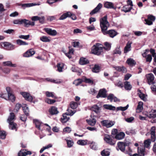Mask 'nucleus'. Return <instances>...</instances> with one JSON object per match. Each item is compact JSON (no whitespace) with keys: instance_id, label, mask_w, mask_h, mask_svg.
<instances>
[{"instance_id":"1","label":"nucleus","mask_w":156,"mask_h":156,"mask_svg":"<svg viewBox=\"0 0 156 156\" xmlns=\"http://www.w3.org/2000/svg\"><path fill=\"white\" fill-rule=\"evenodd\" d=\"M100 22L101 31L104 34H108L109 36L112 38H113L117 35V32L114 30H111L107 31L109 26V23L107 20V15L101 18L100 20Z\"/></svg>"},{"instance_id":"2","label":"nucleus","mask_w":156,"mask_h":156,"mask_svg":"<svg viewBox=\"0 0 156 156\" xmlns=\"http://www.w3.org/2000/svg\"><path fill=\"white\" fill-rule=\"evenodd\" d=\"M100 43H96L92 47L91 53L95 55H99L103 51V47Z\"/></svg>"},{"instance_id":"3","label":"nucleus","mask_w":156,"mask_h":156,"mask_svg":"<svg viewBox=\"0 0 156 156\" xmlns=\"http://www.w3.org/2000/svg\"><path fill=\"white\" fill-rule=\"evenodd\" d=\"M6 90L8 93V100L14 102L15 101V97L12 94L11 89L9 87H6Z\"/></svg>"},{"instance_id":"4","label":"nucleus","mask_w":156,"mask_h":156,"mask_svg":"<svg viewBox=\"0 0 156 156\" xmlns=\"http://www.w3.org/2000/svg\"><path fill=\"white\" fill-rule=\"evenodd\" d=\"M101 123L103 126L108 128L112 127L115 123L114 121L108 120H105L101 122Z\"/></svg>"},{"instance_id":"5","label":"nucleus","mask_w":156,"mask_h":156,"mask_svg":"<svg viewBox=\"0 0 156 156\" xmlns=\"http://www.w3.org/2000/svg\"><path fill=\"white\" fill-rule=\"evenodd\" d=\"M155 20V17L152 15H148L147 19H145V23L148 25H150L153 24Z\"/></svg>"},{"instance_id":"6","label":"nucleus","mask_w":156,"mask_h":156,"mask_svg":"<svg viewBox=\"0 0 156 156\" xmlns=\"http://www.w3.org/2000/svg\"><path fill=\"white\" fill-rule=\"evenodd\" d=\"M104 140L107 143L111 145H114L115 144V142L113 140L112 137L108 135H105Z\"/></svg>"},{"instance_id":"7","label":"nucleus","mask_w":156,"mask_h":156,"mask_svg":"<svg viewBox=\"0 0 156 156\" xmlns=\"http://www.w3.org/2000/svg\"><path fill=\"white\" fill-rule=\"evenodd\" d=\"M20 93L26 100L29 101H32L33 98L29 93L26 92H21Z\"/></svg>"},{"instance_id":"8","label":"nucleus","mask_w":156,"mask_h":156,"mask_svg":"<svg viewBox=\"0 0 156 156\" xmlns=\"http://www.w3.org/2000/svg\"><path fill=\"white\" fill-rule=\"evenodd\" d=\"M21 21L22 24H23L26 27H28L29 26H34L35 25L34 22H31L26 19H21Z\"/></svg>"},{"instance_id":"9","label":"nucleus","mask_w":156,"mask_h":156,"mask_svg":"<svg viewBox=\"0 0 156 156\" xmlns=\"http://www.w3.org/2000/svg\"><path fill=\"white\" fill-rule=\"evenodd\" d=\"M106 92L107 91L105 89L100 90L98 94L96 96V98H98L100 97L106 98L107 97L106 94Z\"/></svg>"},{"instance_id":"10","label":"nucleus","mask_w":156,"mask_h":156,"mask_svg":"<svg viewBox=\"0 0 156 156\" xmlns=\"http://www.w3.org/2000/svg\"><path fill=\"white\" fill-rule=\"evenodd\" d=\"M44 30L49 35L52 36H55L57 34V33L55 30H52L51 29L45 28Z\"/></svg>"},{"instance_id":"11","label":"nucleus","mask_w":156,"mask_h":156,"mask_svg":"<svg viewBox=\"0 0 156 156\" xmlns=\"http://www.w3.org/2000/svg\"><path fill=\"white\" fill-rule=\"evenodd\" d=\"M156 128L153 126L151 127L150 130V134L151 135V140L152 142H154L155 140L156 136L155 134V131Z\"/></svg>"},{"instance_id":"12","label":"nucleus","mask_w":156,"mask_h":156,"mask_svg":"<svg viewBox=\"0 0 156 156\" xmlns=\"http://www.w3.org/2000/svg\"><path fill=\"white\" fill-rule=\"evenodd\" d=\"M146 77L149 85L154 83L153 81L154 78V75L152 73H150L146 75Z\"/></svg>"},{"instance_id":"13","label":"nucleus","mask_w":156,"mask_h":156,"mask_svg":"<svg viewBox=\"0 0 156 156\" xmlns=\"http://www.w3.org/2000/svg\"><path fill=\"white\" fill-rule=\"evenodd\" d=\"M102 5L101 3H99L98 4L97 6L95 7L93 10L90 13V14L91 15H93V14L98 12L100 9L102 7Z\"/></svg>"},{"instance_id":"14","label":"nucleus","mask_w":156,"mask_h":156,"mask_svg":"<svg viewBox=\"0 0 156 156\" xmlns=\"http://www.w3.org/2000/svg\"><path fill=\"white\" fill-rule=\"evenodd\" d=\"M35 53V51L32 49H31L27 51L23 54V56L29 57L33 55Z\"/></svg>"},{"instance_id":"15","label":"nucleus","mask_w":156,"mask_h":156,"mask_svg":"<svg viewBox=\"0 0 156 156\" xmlns=\"http://www.w3.org/2000/svg\"><path fill=\"white\" fill-rule=\"evenodd\" d=\"M132 44V43L129 41L127 43L124 49V52L125 53H126L131 50Z\"/></svg>"},{"instance_id":"16","label":"nucleus","mask_w":156,"mask_h":156,"mask_svg":"<svg viewBox=\"0 0 156 156\" xmlns=\"http://www.w3.org/2000/svg\"><path fill=\"white\" fill-rule=\"evenodd\" d=\"M32 154L30 151H27L26 150H23L20 151L18 153V156H26L27 155H30Z\"/></svg>"},{"instance_id":"17","label":"nucleus","mask_w":156,"mask_h":156,"mask_svg":"<svg viewBox=\"0 0 156 156\" xmlns=\"http://www.w3.org/2000/svg\"><path fill=\"white\" fill-rule=\"evenodd\" d=\"M49 112L51 115H56L58 113V111L57 108L55 107H51L49 110Z\"/></svg>"},{"instance_id":"18","label":"nucleus","mask_w":156,"mask_h":156,"mask_svg":"<svg viewBox=\"0 0 156 156\" xmlns=\"http://www.w3.org/2000/svg\"><path fill=\"white\" fill-rule=\"evenodd\" d=\"M90 109L98 114L100 112L101 107L98 106V105H95L92 106L90 108Z\"/></svg>"},{"instance_id":"19","label":"nucleus","mask_w":156,"mask_h":156,"mask_svg":"<svg viewBox=\"0 0 156 156\" xmlns=\"http://www.w3.org/2000/svg\"><path fill=\"white\" fill-rule=\"evenodd\" d=\"M143 103L141 101L139 102L137 107L136 109V112L137 113L141 112L143 109Z\"/></svg>"},{"instance_id":"20","label":"nucleus","mask_w":156,"mask_h":156,"mask_svg":"<svg viewBox=\"0 0 156 156\" xmlns=\"http://www.w3.org/2000/svg\"><path fill=\"white\" fill-rule=\"evenodd\" d=\"M126 63L129 66H133L136 64V62L133 58H128L126 61Z\"/></svg>"},{"instance_id":"21","label":"nucleus","mask_w":156,"mask_h":156,"mask_svg":"<svg viewBox=\"0 0 156 156\" xmlns=\"http://www.w3.org/2000/svg\"><path fill=\"white\" fill-rule=\"evenodd\" d=\"M124 87L126 90H130L131 89L132 86L129 82L126 81L124 82Z\"/></svg>"},{"instance_id":"22","label":"nucleus","mask_w":156,"mask_h":156,"mask_svg":"<svg viewBox=\"0 0 156 156\" xmlns=\"http://www.w3.org/2000/svg\"><path fill=\"white\" fill-rule=\"evenodd\" d=\"M71 15V12H68L63 14L59 18V20H64L68 17H69Z\"/></svg>"},{"instance_id":"23","label":"nucleus","mask_w":156,"mask_h":156,"mask_svg":"<svg viewBox=\"0 0 156 156\" xmlns=\"http://www.w3.org/2000/svg\"><path fill=\"white\" fill-rule=\"evenodd\" d=\"M104 6L105 8L108 9H116L115 8H114L113 4L111 2H105L104 4Z\"/></svg>"},{"instance_id":"24","label":"nucleus","mask_w":156,"mask_h":156,"mask_svg":"<svg viewBox=\"0 0 156 156\" xmlns=\"http://www.w3.org/2000/svg\"><path fill=\"white\" fill-rule=\"evenodd\" d=\"M114 68L117 71L119 72H122L123 73H126L127 72L126 68L123 66H116Z\"/></svg>"},{"instance_id":"25","label":"nucleus","mask_w":156,"mask_h":156,"mask_svg":"<svg viewBox=\"0 0 156 156\" xmlns=\"http://www.w3.org/2000/svg\"><path fill=\"white\" fill-rule=\"evenodd\" d=\"M66 113L63 114L62 117L61 119V121L63 123H65L67 122L69 119V118L67 117Z\"/></svg>"},{"instance_id":"26","label":"nucleus","mask_w":156,"mask_h":156,"mask_svg":"<svg viewBox=\"0 0 156 156\" xmlns=\"http://www.w3.org/2000/svg\"><path fill=\"white\" fill-rule=\"evenodd\" d=\"M125 136V133L123 132H121L116 134L115 136V138L117 140H120L124 138Z\"/></svg>"},{"instance_id":"27","label":"nucleus","mask_w":156,"mask_h":156,"mask_svg":"<svg viewBox=\"0 0 156 156\" xmlns=\"http://www.w3.org/2000/svg\"><path fill=\"white\" fill-rule=\"evenodd\" d=\"M145 115L150 118H154L156 117V111L154 110L153 112L146 113L145 114Z\"/></svg>"},{"instance_id":"28","label":"nucleus","mask_w":156,"mask_h":156,"mask_svg":"<svg viewBox=\"0 0 156 156\" xmlns=\"http://www.w3.org/2000/svg\"><path fill=\"white\" fill-rule=\"evenodd\" d=\"M91 119H87L86 121L89 125L94 126L95 124L96 121L94 118H92L91 115Z\"/></svg>"},{"instance_id":"29","label":"nucleus","mask_w":156,"mask_h":156,"mask_svg":"<svg viewBox=\"0 0 156 156\" xmlns=\"http://www.w3.org/2000/svg\"><path fill=\"white\" fill-rule=\"evenodd\" d=\"M118 146L119 148L122 152H124L125 151V147L123 142H119L118 143Z\"/></svg>"},{"instance_id":"30","label":"nucleus","mask_w":156,"mask_h":156,"mask_svg":"<svg viewBox=\"0 0 156 156\" xmlns=\"http://www.w3.org/2000/svg\"><path fill=\"white\" fill-rule=\"evenodd\" d=\"M151 144V140L150 139H148L145 140L144 142V148L149 149Z\"/></svg>"},{"instance_id":"31","label":"nucleus","mask_w":156,"mask_h":156,"mask_svg":"<svg viewBox=\"0 0 156 156\" xmlns=\"http://www.w3.org/2000/svg\"><path fill=\"white\" fill-rule=\"evenodd\" d=\"M80 64L81 65H84L89 63V61L86 58L82 57L79 61Z\"/></svg>"},{"instance_id":"32","label":"nucleus","mask_w":156,"mask_h":156,"mask_svg":"<svg viewBox=\"0 0 156 156\" xmlns=\"http://www.w3.org/2000/svg\"><path fill=\"white\" fill-rule=\"evenodd\" d=\"M103 107L105 109L113 111L115 110L116 109L115 107L109 105H103Z\"/></svg>"},{"instance_id":"33","label":"nucleus","mask_w":156,"mask_h":156,"mask_svg":"<svg viewBox=\"0 0 156 156\" xmlns=\"http://www.w3.org/2000/svg\"><path fill=\"white\" fill-rule=\"evenodd\" d=\"M3 64L4 66H7L12 67H16L17 65L15 64H12L11 61H6L3 62Z\"/></svg>"},{"instance_id":"34","label":"nucleus","mask_w":156,"mask_h":156,"mask_svg":"<svg viewBox=\"0 0 156 156\" xmlns=\"http://www.w3.org/2000/svg\"><path fill=\"white\" fill-rule=\"evenodd\" d=\"M45 94L46 96L47 97H51L55 99H56L57 98L56 96L55 95L54 93L53 92H50L47 91L45 92Z\"/></svg>"},{"instance_id":"35","label":"nucleus","mask_w":156,"mask_h":156,"mask_svg":"<svg viewBox=\"0 0 156 156\" xmlns=\"http://www.w3.org/2000/svg\"><path fill=\"white\" fill-rule=\"evenodd\" d=\"M138 153L140 156H144L145 155L144 152L145 151V148L142 147L140 148L138 147Z\"/></svg>"},{"instance_id":"36","label":"nucleus","mask_w":156,"mask_h":156,"mask_svg":"<svg viewBox=\"0 0 156 156\" xmlns=\"http://www.w3.org/2000/svg\"><path fill=\"white\" fill-rule=\"evenodd\" d=\"M40 40L43 42H49L50 41V38L45 36H43L40 38Z\"/></svg>"},{"instance_id":"37","label":"nucleus","mask_w":156,"mask_h":156,"mask_svg":"<svg viewBox=\"0 0 156 156\" xmlns=\"http://www.w3.org/2000/svg\"><path fill=\"white\" fill-rule=\"evenodd\" d=\"M9 124V127L10 129H11L12 130L16 129V126L17 125L16 124L13 122H8Z\"/></svg>"},{"instance_id":"38","label":"nucleus","mask_w":156,"mask_h":156,"mask_svg":"<svg viewBox=\"0 0 156 156\" xmlns=\"http://www.w3.org/2000/svg\"><path fill=\"white\" fill-rule=\"evenodd\" d=\"M64 66V64L62 63H59L57 65V67L58 68L57 70L59 72L62 71V69Z\"/></svg>"},{"instance_id":"39","label":"nucleus","mask_w":156,"mask_h":156,"mask_svg":"<svg viewBox=\"0 0 156 156\" xmlns=\"http://www.w3.org/2000/svg\"><path fill=\"white\" fill-rule=\"evenodd\" d=\"M23 110L26 116L29 115V110L28 107L26 104L24 105V106L22 107Z\"/></svg>"},{"instance_id":"40","label":"nucleus","mask_w":156,"mask_h":156,"mask_svg":"<svg viewBox=\"0 0 156 156\" xmlns=\"http://www.w3.org/2000/svg\"><path fill=\"white\" fill-rule=\"evenodd\" d=\"M15 116L14 114L13 113H11L7 119L8 122H13L15 119Z\"/></svg>"},{"instance_id":"41","label":"nucleus","mask_w":156,"mask_h":156,"mask_svg":"<svg viewBox=\"0 0 156 156\" xmlns=\"http://www.w3.org/2000/svg\"><path fill=\"white\" fill-rule=\"evenodd\" d=\"M46 80L48 81H50L56 83H59L62 82V81L60 80H55L53 79H50L49 78H47L45 79Z\"/></svg>"},{"instance_id":"42","label":"nucleus","mask_w":156,"mask_h":156,"mask_svg":"<svg viewBox=\"0 0 156 156\" xmlns=\"http://www.w3.org/2000/svg\"><path fill=\"white\" fill-rule=\"evenodd\" d=\"M91 149L94 150H96L98 149V147L97 144L94 142H92L90 144V145Z\"/></svg>"},{"instance_id":"43","label":"nucleus","mask_w":156,"mask_h":156,"mask_svg":"<svg viewBox=\"0 0 156 156\" xmlns=\"http://www.w3.org/2000/svg\"><path fill=\"white\" fill-rule=\"evenodd\" d=\"M101 154L102 156H108L110 154V152L108 149H105L101 151Z\"/></svg>"},{"instance_id":"44","label":"nucleus","mask_w":156,"mask_h":156,"mask_svg":"<svg viewBox=\"0 0 156 156\" xmlns=\"http://www.w3.org/2000/svg\"><path fill=\"white\" fill-rule=\"evenodd\" d=\"M34 122L35 124L36 127L38 129L40 130V126L41 124V123L37 119L34 120Z\"/></svg>"},{"instance_id":"45","label":"nucleus","mask_w":156,"mask_h":156,"mask_svg":"<svg viewBox=\"0 0 156 156\" xmlns=\"http://www.w3.org/2000/svg\"><path fill=\"white\" fill-rule=\"evenodd\" d=\"M132 8V7H129L128 5H126L123 7L122 10L124 12H129Z\"/></svg>"},{"instance_id":"46","label":"nucleus","mask_w":156,"mask_h":156,"mask_svg":"<svg viewBox=\"0 0 156 156\" xmlns=\"http://www.w3.org/2000/svg\"><path fill=\"white\" fill-rule=\"evenodd\" d=\"M138 94L139 97L143 101H145L146 99V98L144 94H143L140 90H138Z\"/></svg>"},{"instance_id":"47","label":"nucleus","mask_w":156,"mask_h":156,"mask_svg":"<svg viewBox=\"0 0 156 156\" xmlns=\"http://www.w3.org/2000/svg\"><path fill=\"white\" fill-rule=\"evenodd\" d=\"M151 53L152 54V56L154 57V61L156 63V55L154 49L151 48L150 50Z\"/></svg>"},{"instance_id":"48","label":"nucleus","mask_w":156,"mask_h":156,"mask_svg":"<svg viewBox=\"0 0 156 156\" xmlns=\"http://www.w3.org/2000/svg\"><path fill=\"white\" fill-rule=\"evenodd\" d=\"M16 43L18 45H24L28 44L27 43L20 39H18L17 40Z\"/></svg>"},{"instance_id":"49","label":"nucleus","mask_w":156,"mask_h":156,"mask_svg":"<svg viewBox=\"0 0 156 156\" xmlns=\"http://www.w3.org/2000/svg\"><path fill=\"white\" fill-rule=\"evenodd\" d=\"M65 140L67 142L68 147H71L73 146L74 142L72 140H68L66 139Z\"/></svg>"},{"instance_id":"50","label":"nucleus","mask_w":156,"mask_h":156,"mask_svg":"<svg viewBox=\"0 0 156 156\" xmlns=\"http://www.w3.org/2000/svg\"><path fill=\"white\" fill-rule=\"evenodd\" d=\"M52 147V145L51 144H49L48 145L43 147L40 151V152L41 153H42L43 151L46 149H48L49 148L51 147Z\"/></svg>"},{"instance_id":"51","label":"nucleus","mask_w":156,"mask_h":156,"mask_svg":"<svg viewBox=\"0 0 156 156\" xmlns=\"http://www.w3.org/2000/svg\"><path fill=\"white\" fill-rule=\"evenodd\" d=\"M87 140H79L77 141V143L79 145L83 146L87 144Z\"/></svg>"},{"instance_id":"52","label":"nucleus","mask_w":156,"mask_h":156,"mask_svg":"<svg viewBox=\"0 0 156 156\" xmlns=\"http://www.w3.org/2000/svg\"><path fill=\"white\" fill-rule=\"evenodd\" d=\"M77 103L76 102L72 101L70 103V107L73 109H76L77 107Z\"/></svg>"},{"instance_id":"53","label":"nucleus","mask_w":156,"mask_h":156,"mask_svg":"<svg viewBox=\"0 0 156 156\" xmlns=\"http://www.w3.org/2000/svg\"><path fill=\"white\" fill-rule=\"evenodd\" d=\"M83 80L80 79H78L75 80L73 82V83L76 86H78L82 82Z\"/></svg>"},{"instance_id":"54","label":"nucleus","mask_w":156,"mask_h":156,"mask_svg":"<svg viewBox=\"0 0 156 156\" xmlns=\"http://www.w3.org/2000/svg\"><path fill=\"white\" fill-rule=\"evenodd\" d=\"M92 71L94 73H98L100 71V67L97 65H95L92 69Z\"/></svg>"},{"instance_id":"55","label":"nucleus","mask_w":156,"mask_h":156,"mask_svg":"<svg viewBox=\"0 0 156 156\" xmlns=\"http://www.w3.org/2000/svg\"><path fill=\"white\" fill-rule=\"evenodd\" d=\"M67 112L66 113L68 115L72 116L76 112L75 111H73L70 108H68L67 110Z\"/></svg>"},{"instance_id":"56","label":"nucleus","mask_w":156,"mask_h":156,"mask_svg":"<svg viewBox=\"0 0 156 156\" xmlns=\"http://www.w3.org/2000/svg\"><path fill=\"white\" fill-rule=\"evenodd\" d=\"M129 105H127L125 107H122L120 106V107H117L116 109L118 111L121 110L122 111H124L126 110H127L128 109V108L129 107Z\"/></svg>"},{"instance_id":"57","label":"nucleus","mask_w":156,"mask_h":156,"mask_svg":"<svg viewBox=\"0 0 156 156\" xmlns=\"http://www.w3.org/2000/svg\"><path fill=\"white\" fill-rule=\"evenodd\" d=\"M6 134L5 132L4 131L0 130V138L2 139H5V138Z\"/></svg>"},{"instance_id":"58","label":"nucleus","mask_w":156,"mask_h":156,"mask_svg":"<svg viewBox=\"0 0 156 156\" xmlns=\"http://www.w3.org/2000/svg\"><path fill=\"white\" fill-rule=\"evenodd\" d=\"M45 101L48 104H52L55 103L56 101L55 100H52L49 98H46L45 100Z\"/></svg>"},{"instance_id":"59","label":"nucleus","mask_w":156,"mask_h":156,"mask_svg":"<svg viewBox=\"0 0 156 156\" xmlns=\"http://www.w3.org/2000/svg\"><path fill=\"white\" fill-rule=\"evenodd\" d=\"M35 4L33 3L24 4L22 5V6L23 7H28L32 6L35 5Z\"/></svg>"},{"instance_id":"60","label":"nucleus","mask_w":156,"mask_h":156,"mask_svg":"<svg viewBox=\"0 0 156 156\" xmlns=\"http://www.w3.org/2000/svg\"><path fill=\"white\" fill-rule=\"evenodd\" d=\"M21 105L19 103H17L15 106V108L14 109V112H17L21 107Z\"/></svg>"},{"instance_id":"61","label":"nucleus","mask_w":156,"mask_h":156,"mask_svg":"<svg viewBox=\"0 0 156 156\" xmlns=\"http://www.w3.org/2000/svg\"><path fill=\"white\" fill-rule=\"evenodd\" d=\"M152 55L150 54H149L147 55L146 57H145L146 59V61L147 62H150L152 60Z\"/></svg>"},{"instance_id":"62","label":"nucleus","mask_w":156,"mask_h":156,"mask_svg":"<svg viewBox=\"0 0 156 156\" xmlns=\"http://www.w3.org/2000/svg\"><path fill=\"white\" fill-rule=\"evenodd\" d=\"M71 131V129L69 127H66L63 129V132L66 133H70Z\"/></svg>"},{"instance_id":"63","label":"nucleus","mask_w":156,"mask_h":156,"mask_svg":"<svg viewBox=\"0 0 156 156\" xmlns=\"http://www.w3.org/2000/svg\"><path fill=\"white\" fill-rule=\"evenodd\" d=\"M104 44L106 47H104L103 48L107 50H109L110 49L111 47V45L110 44L107 42H105L104 43Z\"/></svg>"},{"instance_id":"64","label":"nucleus","mask_w":156,"mask_h":156,"mask_svg":"<svg viewBox=\"0 0 156 156\" xmlns=\"http://www.w3.org/2000/svg\"><path fill=\"white\" fill-rule=\"evenodd\" d=\"M4 32L9 34H13L14 33L15 30L13 29H8L6 30H4Z\"/></svg>"}]
</instances>
